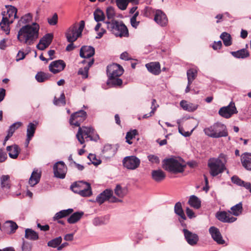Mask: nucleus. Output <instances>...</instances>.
I'll use <instances>...</instances> for the list:
<instances>
[{"instance_id":"393cba45","label":"nucleus","mask_w":251,"mask_h":251,"mask_svg":"<svg viewBox=\"0 0 251 251\" xmlns=\"http://www.w3.org/2000/svg\"><path fill=\"white\" fill-rule=\"evenodd\" d=\"M231 181L233 183L237 185L244 187L251 192V184L250 182L244 181L236 176H234L231 177Z\"/></svg>"},{"instance_id":"5fc2aeb1","label":"nucleus","mask_w":251,"mask_h":251,"mask_svg":"<svg viewBox=\"0 0 251 251\" xmlns=\"http://www.w3.org/2000/svg\"><path fill=\"white\" fill-rule=\"evenodd\" d=\"M16 130V123H13L12 125H11L7 131V135L6 136V140H8L12 136Z\"/></svg>"},{"instance_id":"3c124183","label":"nucleus","mask_w":251,"mask_h":251,"mask_svg":"<svg viewBox=\"0 0 251 251\" xmlns=\"http://www.w3.org/2000/svg\"><path fill=\"white\" fill-rule=\"evenodd\" d=\"M108 84H112L114 86H121L122 84V80L118 77H109L107 82Z\"/></svg>"},{"instance_id":"412c9836","label":"nucleus","mask_w":251,"mask_h":251,"mask_svg":"<svg viewBox=\"0 0 251 251\" xmlns=\"http://www.w3.org/2000/svg\"><path fill=\"white\" fill-rule=\"evenodd\" d=\"M36 128V125L32 123H30L27 126L26 139L25 143V146L27 148L29 142L34 136Z\"/></svg>"},{"instance_id":"e433bc0d","label":"nucleus","mask_w":251,"mask_h":251,"mask_svg":"<svg viewBox=\"0 0 251 251\" xmlns=\"http://www.w3.org/2000/svg\"><path fill=\"white\" fill-rule=\"evenodd\" d=\"M83 215L82 212H76L73 213L67 220L70 224H74L78 221Z\"/></svg>"},{"instance_id":"7c9ffc66","label":"nucleus","mask_w":251,"mask_h":251,"mask_svg":"<svg viewBox=\"0 0 251 251\" xmlns=\"http://www.w3.org/2000/svg\"><path fill=\"white\" fill-rule=\"evenodd\" d=\"M94 61V59L92 58L87 62V66L83 68H80L78 71V75H81L83 78H86L88 77L89 68L93 64Z\"/></svg>"},{"instance_id":"6ab92c4d","label":"nucleus","mask_w":251,"mask_h":251,"mask_svg":"<svg viewBox=\"0 0 251 251\" xmlns=\"http://www.w3.org/2000/svg\"><path fill=\"white\" fill-rule=\"evenodd\" d=\"M42 175V171L38 169L35 168L28 180L29 184L33 187L38 184L40 180Z\"/></svg>"},{"instance_id":"72a5a7b5","label":"nucleus","mask_w":251,"mask_h":251,"mask_svg":"<svg viewBox=\"0 0 251 251\" xmlns=\"http://www.w3.org/2000/svg\"><path fill=\"white\" fill-rule=\"evenodd\" d=\"M0 185L3 189H9L10 188V176L8 175H2L0 178Z\"/></svg>"},{"instance_id":"603ef678","label":"nucleus","mask_w":251,"mask_h":251,"mask_svg":"<svg viewBox=\"0 0 251 251\" xmlns=\"http://www.w3.org/2000/svg\"><path fill=\"white\" fill-rule=\"evenodd\" d=\"M106 16L109 20H113L115 16V12L114 8L111 6H109L106 10Z\"/></svg>"},{"instance_id":"20e7f679","label":"nucleus","mask_w":251,"mask_h":251,"mask_svg":"<svg viewBox=\"0 0 251 251\" xmlns=\"http://www.w3.org/2000/svg\"><path fill=\"white\" fill-rule=\"evenodd\" d=\"M186 167L184 161L180 157H172L164 159L163 168L166 171L175 174L182 173Z\"/></svg>"},{"instance_id":"e2e57ef3","label":"nucleus","mask_w":251,"mask_h":251,"mask_svg":"<svg viewBox=\"0 0 251 251\" xmlns=\"http://www.w3.org/2000/svg\"><path fill=\"white\" fill-rule=\"evenodd\" d=\"M209 231L211 235H221L219 230L214 226L211 227L209 229Z\"/></svg>"},{"instance_id":"c03bdc74","label":"nucleus","mask_w":251,"mask_h":251,"mask_svg":"<svg viewBox=\"0 0 251 251\" xmlns=\"http://www.w3.org/2000/svg\"><path fill=\"white\" fill-rule=\"evenodd\" d=\"M138 134L137 130L136 129L131 130L127 132L126 139V142L129 144H132V142L131 140L135 138V136Z\"/></svg>"},{"instance_id":"338daca9","label":"nucleus","mask_w":251,"mask_h":251,"mask_svg":"<svg viewBox=\"0 0 251 251\" xmlns=\"http://www.w3.org/2000/svg\"><path fill=\"white\" fill-rule=\"evenodd\" d=\"M7 156L5 151L0 150V162H3L7 159Z\"/></svg>"},{"instance_id":"58836bf2","label":"nucleus","mask_w":251,"mask_h":251,"mask_svg":"<svg viewBox=\"0 0 251 251\" xmlns=\"http://www.w3.org/2000/svg\"><path fill=\"white\" fill-rule=\"evenodd\" d=\"M75 191H76L77 194H78L82 197H89L92 194L91 187L90 183L88 184L87 188L84 187V189H82L81 190Z\"/></svg>"},{"instance_id":"423d86ee","label":"nucleus","mask_w":251,"mask_h":251,"mask_svg":"<svg viewBox=\"0 0 251 251\" xmlns=\"http://www.w3.org/2000/svg\"><path fill=\"white\" fill-rule=\"evenodd\" d=\"M6 7L7 8V12L2 13V19L0 23V26L1 30L8 34L10 32L9 25L13 23L16 19V8L11 5L6 6Z\"/></svg>"},{"instance_id":"8fccbe9b","label":"nucleus","mask_w":251,"mask_h":251,"mask_svg":"<svg viewBox=\"0 0 251 251\" xmlns=\"http://www.w3.org/2000/svg\"><path fill=\"white\" fill-rule=\"evenodd\" d=\"M62 241L61 236H58L57 238L51 240L48 243V245L50 247L56 248L57 247Z\"/></svg>"},{"instance_id":"13d9d810","label":"nucleus","mask_w":251,"mask_h":251,"mask_svg":"<svg viewBox=\"0 0 251 251\" xmlns=\"http://www.w3.org/2000/svg\"><path fill=\"white\" fill-rule=\"evenodd\" d=\"M22 251H31V245L30 243L23 240L22 246Z\"/></svg>"},{"instance_id":"ea45409f","label":"nucleus","mask_w":251,"mask_h":251,"mask_svg":"<svg viewBox=\"0 0 251 251\" xmlns=\"http://www.w3.org/2000/svg\"><path fill=\"white\" fill-rule=\"evenodd\" d=\"M115 194L120 198H123L127 193L126 188H122L120 185H117L114 190Z\"/></svg>"},{"instance_id":"bf43d9fd","label":"nucleus","mask_w":251,"mask_h":251,"mask_svg":"<svg viewBox=\"0 0 251 251\" xmlns=\"http://www.w3.org/2000/svg\"><path fill=\"white\" fill-rule=\"evenodd\" d=\"M88 158L92 161V163L95 165H99L101 162L100 160L96 159L95 154L90 153L89 154Z\"/></svg>"},{"instance_id":"69168bd1","label":"nucleus","mask_w":251,"mask_h":251,"mask_svg":"<svg viewBox=\"0 0 251 251\" xmlns=\"http://www.w3.org/2000/svg\"><path fill=\"white\" fill-rule=\"evenodd\" d=\"M186 213L188 217L190 219H192L196 217V215L194 211L189 207H186Z\"/></svg>"},{"instance_id":"b1692460","label":"nucleus","mask_w":251,"mask_h":251,"mask_svg":"<svg viewBox=\"0 0 251 251\" xmlns=\"http://www.w3.org/2000/svg\"><path fill=\"white\" fill-rule=\"evenodd\" d=\"M146 67L150 72L154 75H157L160 73V66L158 62H151L147 64Z\"/></svg>"},{"instance_id":"864d4df0","label":"nucleus","mask_w":251,"mask_h":251,"mask_svg":"<svg viewBox=\"0 0 251 251\" xmlns=\"http://www.w3.org/2000/svg\"><path fill=\"white\" fill-rule=\"evenodd\" d=\"M187 243L191 245H195L199 241V236H184Z\"/></svg>"},{"instance_id":"37998d69","label":"nucleus","mask_w":251,"mask_h":251,"mask_svg":"<svg viewBox=\"0 0 251 251\" xmlns=\"http://www.w3.org/2000/svg\"><path fill=\"white\" fill-rule=\"evenodd\" d=\"M220 38L222 39L226 46H229L231 45V37L229 34L224 32L221 34Z\"/></svg>"},{"instance_id":"de8ad7c7","label":"nucleus","mask_w":251,"mask_h":251,"mask_svg":"<svg viewBox=\"0 0 251 251\" xmlns=\"http://www.w3.org/2000/svg\"><path fill=\"white\" fill-rule=\"evenodd\" d=\"M129 1L130 0H116V3L120 9L125 10L126 9Z\"/></svg>"},{"instance_id":"2eb2a0df","label":"nucleus","mask_w":251,"mask_h":251,"mask_svg":"<svg viewBox=\"0 0 251 251\" xmlns=\"http://www.w3.org/2000/svg\"><path fill=\"white\" fill-rule=\"evenodd\" d=\"M216 218L223 223H231L236 221L237 218L232 216L230 211H219L216 214Z\"/></svg>"},{"instance_id":"7ed1b4c3","label":"nucleus","mask_w":251,"mask_h":251,"mask_svg":"<svg viewBox=\"0 0 251 251\" xmlns=\"http://www.w3.org/2000/svg\"><path fill=\"white\" fill-rule=\"evenodd\" d=\"M107 29L116 37H128L129 36L128 29L122 21L112 20L106 21Z\"/></svg>"},{"instance_id":"a19ab883","label":"nucleus","mask_w":251,"mask_h":251,"mask_svg":"<svg viewBox=\"0 0 251 251\" xmlns=\"http://www.w3.org/2000/svg\"><path fill=\"white\" fill-rule=\"evenodd\" d=\"M50 77V74L42 72H38L35 76L36 79L39 82H45L48 80Z\"/></svg>"},{"instance_id":"6e6d98bb","label":"nucleus","mask_w":251,"mask_h":251,"mask_svg":"<svg viewBox=\"0 0 251 251\" xmlns=\"http://www.w3.org/2000/svg\"><path fill=\"white\" fill-rule=\"evenodd\" d=\"M58 22V16L56 13H54L52 17L48 19V22L51 25H56Z\"/></svg>"},{"instance_id":"39448f33","label":"nucleus","mask_w":251,"mask_h":251,"mask_svg":"<svg viewBox=\"0 0 251 251\" xmlns=\"http://www.w3.org/2000/svg\"><path fill=\"white\" fill-rule=\"evenodd\" d=\"M203 131L206 135L213 138L226 137L228 135L226 126L219 122L215 123L209 126L204 128Z\"/></svg>"},{"instance_id":"0eeeda50","label":"nucleus","mask_w":251,"mask_h":251,"mask_svg":"<svg viewBox=\"0 0 251 251\" xmlns=\"http://www.w3.org/2000/svg\"><path fill=\"white\" fill-rule=\"evenodd\" d=\"M76 138L81 144L85 142V138H90V140L97 141L99 139L98 134H94V129L92 127H79L76 134Z\"/></svg>"},{"instance_id":"aec40b11","label":"nucleus","mask_w":251,"mask_h":251,"mask_svg":"<svg viewBox=\"0 0 251 251\" xmlns=\"http://www.w3.org/2000/svg\"><path fill=\"white\" fill-rule=\"evenodd\" d=\"M0 230L5 234H11L16 230V223L12 221H7L2 225Z\"/></svg>"},{"instance_id":"dca6fc26","label":"nucleus","mask_w":251,"mask_h":251,"mask_svg":"<svg viewBox=\"0 0 251 251\" xmlns=\"http://www.w3.org/2000/svg\"><path fill=\"white\" fill-rule=\"evenodd\" d=\"M53 37L52 34H46L40 39L39 43L37 45V48L41 50H44L51 44Z\"/></svg>"},{"instance_id":"49530a36","label":"nucleus","mask_w":251,"mask_h":251,"mask_svg":"<svg viewBox=\"0 0 251 251\" xmlns=\"http://www.w3.org/2000/svg\"><path fill=\"white\" fill-rule=\"evenodd\" d=\"M53 103L54 104L57 106L64 105L65 104V96L64 93H61L59 98L58 99L54 97L53 100Z\"/></svg>"},{"instance_id":"4c0bfd02","label":"nucleus","mask_w":251,"mask_h":251,"mask_svg":"<svg viewBox=\"0 0 251 251\" xmlns=\"http://www.w3.org/2000/svg\"><path fill=\"white\" fill-rule=\"evenodd\" d=\"M230 209L231 214H232L235 216H238L240 215L242 213L243 210L242 203L240 202L236 204L235 205L232 206Z\"/></svg>"},{"instance_id":"c756f323","label":"nucleus","mask_w":251,"mask_h":251,"mask_svg":"<svg viewBox=\"0 0 251 251\" xmlns=\"http://www.w3.org/2000/svg\"><path fill=\"white\" fill-rule=\"evenodd\" d=\"M88 184L89 183L88 182H84L83 181H79L74 183L71 185V188L74 192L76 193V191L75 190L79 191L84 189V187L87 188Z\"/></svg>"},{"instance_id":"f3484780","label":"nucleus","mask_w":251,"mask_h":251,"mask_svg":"<svg viewBox=\"0 0 251 251\" xmlns=\"http://www.w3.org/2000/svg\"><path fill=\"white\" fill-rule=\"evenodd\" d=\"M66 66V64L62 60H58L52 62L49 65L50 71L53 74H56L63 71Z\"/></svg>"},{"instance_id":"6e6552de","label":"nucleus","mask_w":251,"mask_h":251,"mask_svg":"<svg viewBox=\"0 0 251 251\" xmlns=\"http://www.w3.org/2000/svg\"><path fill=\"white\" fill-rule=\"evenodd\" d=\"M84 25V21H81L79 23L78 28H77V25H74L69 27L66 33V37L68 42L73 43L76 41L81 35Z\"/></svg>"},{"instance_id":"4be33fe9","label":"nucleus","mask_w":251,"mask_h":251,"mask_svg":"<svg viewBox=\"0 0 251 251\" xmlns=\"http://www.w3.org/2000/svg\"><path fill=\"white\" fill-rule=\"evenodd\" d=\"M95 54V49L91 46H83L80 50V56L82 58H88L93 56Z\"/></svg>"},{"instance_id":"1a4fd4ad","label":"nucleus","mask_w":251,"mask_h":251,"mask_svg":"<svg viewBox=\"0 0 251 251\" xmlns=\"http://www.w3.org/2000/svg\"><path fill=\"white\" fill-rule=\"evenodd\" d=\"M140 163V160L134 155L126 156L123 160L124 167L131 170H135L138 168Z\"/></svg>"},{"instance_id":"ddd939ff","label":"nucleus","mask_w":251,"mask_h":251,"mask_svg":"<svg viewBox=\"0 0 251 251\" xmlns=\"http://www.w3.org/2000/svg\"><path fill=\"white\" fill-rule=\"evenodd\" d=\"M54 175L56 177L63 179L65 177L67 168L63 161L56 162L53 167Z\"/></svg>"},{"instance_id":"a211bd4d","label":"nucleus","mask_w":251,"mask_h":251,"mask_svg":"<svg viewBox=\"0 0 251 251\" xmlns=\"http://www.w3.org/2000/svg\"><path fill=\"white\" fill-rule=\"evenodd\" d=\"M154 20L161 26H165L168 24V18L166 15L160 10H156Z\"/></svg>"},{"instance_id":"473e14b6","label":"nucleus","mask_w":251,"mask_h":251,"mask_svg":"<svg viewBox=\"0 0 251 251\" xmlns=\"http://www.w3.org/2000/svg\"><path fill=\"white\" fill-rule=\"evenodd\" d=\"M198 70L196 68H191L187 72V76L189 84H191L193 80L196 78Z\"/></svg>"},{"instance_id":"cd10ccee","label":"nucleus","mask_w":251,"mask_h":251,"mask_svg":"<svg viewBox=\"0 0 251 251\" xmlns=\"http://www.w3.org/2000/svg\"><path fill=\"white\" fill-rule=\"evenodd\" d=\"M231 54L237 58H246L250 56V52L246 49H243L236 51H231Z\"/></svg>"},{"instance_id":"4468645a","label":"nucleus","mask_w":251,"mask_h":251,"mask_svg":"<svg viewBox=\"0 0 251 251\" xmlns=\"http://www.w3.org/2000/svg\"><path fill=\"white\" fill-rule=\"evenodd\" d=\"M124 72V69L120 65L113 63L107 67V74L109 77H118Z\"/></svg>"},{"instance_id":"a18cd8bd","label":"nucleus","mask_w":251,"mask_h":251,"mask_svg":"<svg viewBox=\"0 0 251 251\" xmlns=\"http://www.w3.org/2000/svg\"><path fill=\"white\" fill-rule=\"evenodd\" d=\"M101 24L98 23L95 27V30L97 32V35L96 37V39L101 38L104 34L106 33V30L103 28H100Z\"/></svg>"},{"instance_id":"bb28decb","label":"nucleus","mask_w":251,"mask_h":251,"mask_svg":"<svg viewBox=\"0 0 251 251\" xmlns=\"http://www.w3.org/2000/svg\"><path fill=\"white\" fill-rule=\"evenodd\" d=\"M152 179L156 182H161L165 177V173L161 170H153L151 172Z\"/></svg>"},{"instance_id":"09e8293b","label":"nucleus","mask_w":251,"mask_h":251,"mask_svg":"<svg viewBox=\"0 0 251 251\" xmlns=\"http://www.w3.org/2000/svg\"><path fill=\"white\" fill-rule=\"evenodd\" d=\"M6 150L9 152L8 154L10 158L16 159V144L7 146Z\"/></svg>"},{"instance_id":"0e129e2a","label":"nucleus","mask_w":251,"mask_h":251,"mask_svg":"<svg viewBox=\"0 0 251 251\" xmlns=\"http://www.w3.org/2000/svg\"><path fill=\"white\" fill-rule=\"evenodd\" d=\"M28 52H26L25 53L22 50H19L18 53L17 54V61L23 59L25 55L27 54Z\"/></svg>"},{"instance_id":"f03ea898","label":"nucleus","mask_w":251,"mask_h":251,"mask_svg":"<svg viewBox=\"0 0 251 251\" xmlns=\"http://www.w3.org/2000/svg\"><path fill=\"white\" fill-rule=\"evenodd\" d=\"M226 156L223 154H221L218 157L209 159L207 166L209 169L210 175L214 177L225 171L228 173L229 171L226 166Z\"/></svg>"},{"instance_id":"f257e3e1","label":"nucleus","mask_w":251,"mask_h":251,"mask_svg":"<svg viewBox=\"0 0 251 251\" xmlns=\"http://www.w3.org/2000/svg\"><path fill=\"white\" fill-rule=\"evenodd\" d=\"M40 25L36 22L23 25L19 29L17 37L21 43L31 45L39 38Z\"/></svg>"},{"instance_id":"2f4dec72","label":"nucleus","mask_w":251,"mask_h":251,"mask_svg":"<svg viewBox=\"0 0 251 251\" xmlns=\"http://www.w3.org/2000/svg\"><path fill=\"white\" fill-rule=\"evenodd\" d=\"M33 18L32 14L28 13L23 16L18 21V24L20 26L29 25Z\"/></svg>"},{"instance_id":"79ce46f5","label":"nucleus","mask_w":251,"mask_h":251,"mask_svg":"<svg viewBox=\"0 0 251 251\" xmlns=\"http://www.w3.org/2000/svg\"><path fill=\"white\" fill-rule=\"evenodd\" d=\"M95 20L99 23L105 19V15L103 12L100 9H97L94 12Z\"/></svg>"},{"instance_id":"052dcab7","label":"nucleus","mask_w":251,"mask_h":251,"mask_svg":"<svg viewBox=\"0 0 251 251\" xmlns=\"http://www.w3.org/2000/svg\"><path fill=\"white\" fill-rule=\"evenodd\" d=\"M193 131V129H192L190 132L185 131L182 127L180 126H178V132H179V133H180L182 135L184 136V137L190 136L191 135Z\"/></svg>"},{"instance_id":"f8f14e48","label":"nucleus","mask_w":251,"mask_h":251,"mask_svg":"<svg viewBox=\"0 0 251 251\" xmlns=\"http://www.w3.org/2000/svg\"><path fill=\"white\" fill-rule=\"evenodd\" d=\"M87 114L85 111L80 110L77 111L71 116L70 124L75 126L80 127V125L86 118Z\"/></svg>"},{"instance_id":"c85d7f7f","label":"nucleus","mask_w":251,"mask_h":251,"mask_svg":"<svg viewBox=\"0 0 251 251\" xmlns=\"http://www.w3.org/2000/svg\"><path fill=\"white\" fill-rule=\"evenodd\" d=\"M188 203L191 207L196 209H199L201 206V200L195 195L190 197Z\"/></svg>"},{"instance_id":"4d7b16f0","label":"nucleus","mask_w":251,"mask_h":251,"mask_svg":"<svg viewBox=\"0 0 251 251\" xmlns=\"http://www.w3.org/2000/svg\"><path fill=\"white\" fill-rule=\"evenodd\" d=\"M148 159L151 163L158 164L160 162L159 157L155 155L150 154L148 156Z\"/></svg>"},{"instance_id":"9d476101","label":"nucleus","mask_w":251,"mask_h":251,"mask_svg":"<svg viewBox=\"0 0 251 251\" xmlns=\"http://www.w3.org/2000/svg\"><path fill=\"white\" fill-rule=\"evenodd\" d=\"M112 195L113 191L112 190L106 189L97 197L96 201L100 204L103 203L106 201H109L111 202L122 201L121 200L113 197Z\"/></svg>"},{"instance_id":"c9c22d12","label":"nucleus","mask_w":251,"mask_h":251,"mask_svg":"<svg viewBox=\"0 0 251 251\" xmlns=\"http://www.w3.org/2000/svg\"><path fill=\"white\" fill-rule=\"evenodd\" d=\"M73 212V209L69 208L66 210H61L56 213L53 217L54 220H58L59 219L66 217L71 214Z\"/></svg>"},{"instance_id":"774afa93","label":"nucleus","mask_w":251,"mask_h":251,"mask_svg":"<svg viewBox=\"0 0 251 251\" xmlns=\"http://www.w3.org/2000/svg\"><path fill=\"white\" fill-rule=\"evenodd\" d=\"M120 58L124 60H129L131 59L130 55L126 51L123 52L121 54Z\"/></svg>"},{"instance_id":"a878e982","label":"nucleus","mask_w":251,"mask_h":251,"mask_svg":"<svg viewBox=\"0 0 251 251\" xmlns=\"http://www.w3.org/2000/svg\"><path fill=\"white\" fill-rule=\"evenodd\" d=\"M180 105L184 110L188 112H193L195 111L198 107V104L188 102L184 100H182L180 101Z\"/></svg>"},{"instance_id":"9b49d317","label":"nucleus","mask_w":251,"mask_h":251,"mask_svg":"<svg viewBox=\"0 0 251 251\" xmlns=\"http://www.w3.org/2000/svg\"><path fill=\"white\" fill-rule=\"evenodd\" d=\"M218 113L222 117L228 119L233 114H237L238 111L234 102L231 101L227 106L221 107L219 109Z\"/></svg>"},{"instance_id":"680f3d73","label":"nucleus","mask_w":251,"mask_h":251,"mask_svg":"<svg viewBox=\"0 0 251 251\" xmlns=\"http://www.w3.org/2000/svg\"><path fill=\"white\" fill-rule=\"evenodd\" d=\"M213 240L216 241L219 244H224L227 245L226 242L223 239V236H212Z\"/></svg>"},{"instance_id":"5701e85b","label":"nucleus","mask_w":251,"mask_h":251,"mask_svg":"<svg viewBox=\"0 0 251 251\" xmlns=\"http://www.w3.org/2000/svg\"><path fill=\"white\" fill-rule=\"evenodd\" d=\"M241 161L243 166L251 171V153H244L241 155Z\"/></svg>"},{"instance_id":"f704fd0d","label":"nucleus","mask_w":251,"mask_h":251,"mask_svg":"<svg viewBox=\"0 0 251 251\" xmlns=\"http://www.w3.org/2000/svg\"><path fill=\"white\" fill-rule=\"evenodd\" d=\"M174 209L176 214L178 215L182 220H186V216L182 209L181 203L180 202H177L176 203Z\"/></svg>"}]
</instances>
